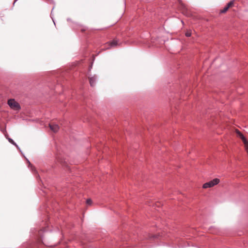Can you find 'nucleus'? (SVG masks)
<instances>
[{
    "label": "nucleus",
    "instance_id": "nucleus-5",
    "mask_svg": "<svg viewBox=\"0 0 248 248\" xmlns=\"http://www.w3.org/2000/svg\"><path fill=\"white\" fill-rule=\"evenodd\" d=\"M109 47H108L107 48H109L111 47H114L118 45V42L116 40H114L112 42H111L109 44Z\"/></svg>",
    "mask_w": 248,
    "mask_h": 248
},
{
    "label": "nucleus",
    "instance_id": "nucleus-3",
    "mask_svg": "<svg viewBox=\"0 0 248 248\" xmlns=\"http://www.w3.org/2000/svg\"><path fill=\"white\" fill-rule=\"evenodd\" d=\"M49 126L50 129L54 132H57L59 129L58 125L54 123L49 124Z\"/></svg>",
    "mask_w": 248,
    "mask_h": 248
},
{
    "label": "nucleus",
    "instance_id": "nucleus-13",
    "mask_svg": "<svg viewBox=\"0 0 248 248\" xmlns=\"http://www.w3.org/2000/svg\"><path fill=\"white\" fill-rule=\"evenodd\" d=\"M53 22H54V23L55 24V22H54V20L53 19Z\"/></svg>",
    "mask_w": 248,
    "mask_h": 248
},
{
    "label": "nucleus",
    "instance_id": "nucleus-10",
    "mask_svg": "<svg viewBox=\"0 0 248 248\" xmlns=\"http://www.w3.org/2000/svg\"><path fill=\"white\" fill-rule=\"evenodd\" d=\"M86 202H87V203L88 204L90 205V204H91L92 201H91V199H88V200H87V201H86Z\"/></svg>",
    "mask_w": 248,
    "mask_h": 248
},
{
    "label": "nucleus",
    "instance_id": "nucleus-8",
    "mask_svg": "<svg viewBox=\"0 0 248 248\" xmlns=\"http://www.w3.org/2000/svg\"><path fill=\"white\" fill-rule=\"evenodd\" d=\"M228 9H229L228 7L226 6L224 8V9L223 10H222L221 11V13H224L226 12L227 11V10H228Z\"/></svg>",
    "mask_w": 248,
    "mask_h": 248
},
{
    "label": "nucleus",
    "instance_id": "nucleus-11",
    "mask_svg": "<svg viewBox=\"0 0 248 248\" xmlns=\"http://www.w3.org/2000/svg\"><path fill=\"white\" fill-rule=\"evenodd\" d=\"M18 0H15L14 2V4L16 2V1H17Z\"/></svg>",
    "mask_w": 248,
    "mask_h": 248
},
{
    "label": "nucleus",
    "instance_id": "nucleus-12",
    "mask_svg": "<svg viewBox=\"0 0 248 248\" xmlns=\"http://www.w3.org/2000/svg\"><path fill=\"white\" fill-rule=\"evenodd\" d=\"M28 162H29V165H31L30 162L29 160H28Z\"/></svg>",
    "mask_w": 248,
    "mask_h": 248
},
{
    "label": "nucleus",
    "instance_id": "nucleus-4",
    "mask_svg": "<svg viewBox=\"0 0 248 248\" xmlns=\"http://www.w3.org/2000/svg\"><path fill=\"white\" fill-rule=\"evenodd\" d=\"M97 78L95 76L90 78V84L92 87H93L96 83Z\"/></svg>",
    "mask_w": 248,
    "mask_h": 248
},
{
    "label": "nucleus",
    "instance_id": "nucleus-9",
    "mask_svg": "<svg viewBox=\"0 0 248 248\" xmlns=\"http://www.w3.org/2000/svg\"><path fill=\"white\" fill-rule=\"evenodd\" d=\"M191 35V33L190 31H187L186 33V36L187 37H190Z\"/></svg>",
    "mask_w": 248,
    "mask_h": 248
},
{
    "label": "nucleus",
    "instance_id": "nucleus-1",
    "mask_svg": "<svg viewBox=\"0 0 248 248\" xmlns=\"http://www.w3.org/2000/svg\"><path fill=\"white\" fill-rule=\"evenodd\" d=\"M219 182V179L218 178H215L213 180L205 183L203 184L202 187L203 188H207L209 187H211L214 186L218 184Z\"/></svg>",
    "mask_w": 248,
    "mask_h": 248
},
{
    "label": "nucleus",
    "instance_id": "nucleus-2",
    "mask_svg": "<svg viewBox=\"0 0 248 248\" xmlns=\"http://www.w3.org/2000/svg\"><path fill=\"white\" fill-rule=\"evenodd\" d=\"M8 104L13 109L17 110L20 108L18 103L15 101L14 99H10L8 100Z\"/></svg>",
    "mask_w": 248,
    "mask_h": 248
},
{
    "label": "nucleus",
    "instance_id": "nucleus-6",
    "mask_svg": "<svg viewBox=\"0 0 248 248\" xmlns=\"http://www.w3.org/2000/svg\"><path fill=\"white\" fill-rule=\"evenodd\" d=\"M7 140H8L9 142H10L13 145H15L20 152V149L19 147L17 145V144L11 138H8Z\"/></svg>",
    "mask_w": 248,
    "mask_h": 248
},
{
    "label": "nucleus",
    "instance_id": "nucleus-7",
    "mask_svg": "<svg viewBox=\"0 0 248 248\" xmlns=\"http://www.w3.org/2000/svg\"><path fill=\"white\" fill-rule=\"evenodd\" d=\"M234 1L232 0L230 2H229L227 5V7L229 8L230 7H231L232 5H233Z\"/></svg>",
    "mask_w": 248,
    "mask_h": 248
}]
</instances>
